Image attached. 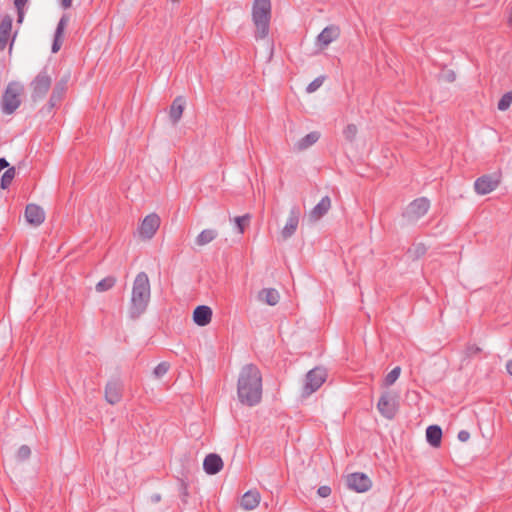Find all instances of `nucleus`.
Listing matches in <instances>:
<instances>
[{"label":"nucleus","instance_id":"obj_12","mask_svg":"<svg viewBox=\"0 0 512 512\" xmlns=\"http://www.w3.org/2000/svg\"><path fill=\"white\" fill-rule=\"evenodd\" d=\"M346 483L351 490L358 493L368 491L372 487L371 479L364 473H352L347 476Z\"/></svg>","mask_w":512,"mask_h":512},{"label":"nucleus","instance_id":"obj_26","mask_svg":"<svg viewBox=\"0 0 512 512\" xmlns=\"http://www.w3.org/2000/svg\"><path fill=\"white\" fill-rule=\"evenodd\" d=\"M258 299L263 303L274 306L279 302L280 295L276 289L265 288L259 292Z\"/></svg>","mask_w":512,"mask_h":512},{"label":"nucleus","instance_id":"obj_23","mask_svg":"<svg viewBox=\"0 0 512 512\" xmlns=\"http://www.w3.org/2000/svg\"><path fill=\"white\" fill-rule=\"evenodd\" d=\"M260 494L255 490L247 491L241 499V507L244 510H253L258 507L260 503Z\"/></svg>","mask_w":512,"mask_h":512},{"label":"nucleus","instance_id":"obj_25","mask_svg":"<svg viewBox=\"0 0 512 512\" xmlns=\"http://www.w3.org/2000/svg\"><path fill=\"white\" fill-rule=\"evenodd\" d=\"M426 440L434 448H439L442 441V430L438 425H431L426 429Z\"/></svg>","mask_w":512,"mask_h":512},{"label":"nucleus","instance_id":"obj_13","mask_svg":"<svg viewBox=\"0 0 512 512\" xmlns=\"http://www.w3.org/2000/svg\"><path fill=\"white\" fill-rule=\"evenodd\" d=\"M340 36V28L336 25L325 27L316 38V46L324 50Z\"/></svg>","mask_w":512,"mask_h":512},{"label":"nucleus","instance_id":"obj_15","mask_svg":"<svg viewBox=\"0 0 512 512\" xmlns=\"http://www.w3.org/2000/svg\"><path fill=\"white\" fill-rule=\"evenodd\" d=\"M25 218L33 226H40L45 221L44 209L36 204H28L25 209Z\"/></svg>","mask_w":512,"mask_h":512},{"label":"nucleus","instance_id":"obj_3","mask_svg":"<svg viewBox=\"0 0 512 512\" xmlns=\"http://www.w3.org/2000/svg\"><path fill=\"white\" fill-rule=\"evenodd\" d=\"M150 299V282L146 273L140 272L135 277L132 289V309L136 314L142 313Z\"/></svg>","mask_w":512,"mask_h":512},{"label":"nucleus","instance_id":"obj_5","mask_svg":"<svg viewBox=\"0 0 512 512\" xmlns=\"http://www.w3.org/2000/svg\"><path fill=\"white\" fill-rule=\"evenodd\" d=\"M327 379V371L322 367H315L310 370L305 377L301 395L303 397L310 396L317 391Z\"/></svg>","mask_w":512,"mask_h":512},{"label":"nucleus","instance_id":"obj_35","mask_svg":"<svg viewBox=\"0 0 512 512\" xmlns=\"http://www.w3.org/2000/svg\"><path fill=\"white\" fill-rule=\"evenodd\" d=\"M168 369L169 365L167 363H160L154 368L153 375L157 379L162 378L168 372Z\"/></svg>","mask_w":512,"mask_h":512},{"label":"nucleus","instance_id":"obj_30","mask_svg":"<svg viewBox=\"0 0 512 512\" xmlns=\"http://www.w3.org/2000/svg\"><path fill=\"white\" fill-rule=\"evenodd\" d=\"M16 175L14 167L7 169L1 178V188L6 189L13 181Z\"/></svg>","mask_w":512,"mask_h":512},{"label":"nucleus","instance_id":"obj_8","mask_svg":"<svg viewBox=\"0 0 512 512\" xmlns=\"http://www.w3.org/2000/svg\"><path fill=\"white\" fill-rule=\"evenodd\" d=\"M161 224L158 214L150 213L141 221L137 233L141 240L147 241L154 237Z\"/></svg>","mask_w":512,"mask_h":512},{"label":"nucleus","instance_id":"obj_34","mask_svg":"<svg viewBox=\"0 0 512 512\" xmlns=\"http://www.w3.org/2000/svg\"><path fill=\"white\" fill-rule=\"evenodd\" d=\"M358 134V128L354 124H349L345 127L343 130V135L346 140L353 141L355 140L356 136Z\"/></svg>","mask_w":512,"mask_h":512},{"label":"nucleus","instance_id":"obj_20","mask_svg":"<svg viewBox=\"0 0 512 512\" xmlns=\"http://www.w3.org/2000/svg\"><path fill=\"white\" fill-rule=\"evenodd\" d=\"M223 461L217 454H208L203 462L204 471L207 474L213 475L220 472L223 468Z\"/></svg>","mask_w":512,"mask_h":512},{"label":"nucleus","instance_id":"obj_27","mask_svg":"<svg viewBox=\"0 0 512 512\" xmlns=\"http://www.w3.org/2000/svg\"><path fill=\"white\" fill-rule=\"evenodd\" d=\"M66 90V81L59 82L54 87L51 97H50V104L51 106H54L64 95Z\"/></svg>","mask_w":512,"mask_h":512},{"label":"nucleus","instance_id":"obj_38","mask_svg":"<svg viewBox=\"0 0 512 512\" xmlns=\"http://www.w3.org/2000/svg\"><path fill=\"white\" fill-rule=\"evenodd\" d=\"M317 493H318V495L320 497L325 498V497H328L330 495L331 489L328 486H321V487L318 488Z\"/></svg>","mask_w":512,"mask_h":512},{"label":"nucleus","instance_id":"obj_17","mask_svg":"<svg viewBox=\"0 0 512 512\" xmlns=\"http://www.w3.org/2000/svg\"><path fill=\"white\" fill-rule=\"evenodd\" d=\"M69 20L70 18L68 15H63L59 20L51 47L52 53H57L61 49V46L64 41L65 30L69 23Z\"/></svg>","mask_w":512,"mask_h":512},{"label":"nucleus","instance_id":"obj_41","mask_svg":"<svg viewBox=\"0 0 512 512\" xmlns=\"http://www.w3.org/2000/svg\"><path fill=\"white\" fill-rule=\"evenodd\" d=\"M506 370H507L508 374L512 377V360L507 362Z\"/></svg>","mask_w":512,"mask_h":512},{"label":"nucleus","instance_id":"obj_19","mask_svg":"<svg viewBox=\"0 0 512 512\" xmlns=\"http://www.w3.org/2000/svg\"><path fill=\"white\" fill-rule=\"evenodd\" d=\"M321 134L318 131H312L305 136L301 137L293 144V149L296 151H305L308 148L312 147L317 141L320 139Z\"/></svg>","mask_w":512,"mask_h":512},{"label":"nucleus","instance_id":"obj_39","mask_svg":"<svg viewBox=\"0 0 512 512\" xmlns=\"http://www.w3.org/2000/svg\"><path fill=\"white\" fill-rule=\"evenodd\" d=\"M457 438L461 442H467L470 439V433L466 430H461L458 433Z\"/></svg>","mask_w":512,"mask_h":512},{"label":"nucleus","instance_id":"obj_14","mask_svg":"<svg viewBox=\"0 0 512 512\" xmlns=\"http://www.w3.org/2000/svg\"><path fill=\"white\" fill-rule=\"evenodd\" d=\"M12 22L13 19L10 15H5L0 21V50H4L9 41L14 40L16 33L12 37ZM13 41L10 43V51L12 49Z\"/></svg>","mask_w":512,"mask_h":512},{"label":"nucleus","instance_id":"obj_31","mask_svg":"<svg viewBox=\"0 0 512 512\" xmlns=\"http://www.w3.org/2000/svg\"><path fill=\"white\" fill-rule=\"evenodd\" d=\"M32 454L31 448L28 445H21L15 452L17 461L23 462L30 458Z\"/></svg>","mask_w":512,"mask_h":512},{"label":"nucleus","instance_id":"obj_1","mask_svg":"<svg viewBox=\"0 0 512 512\" xmlns=\"http://www.w3.org/2000/svg\"><path fill=\"white\" fill-rule=\"evenodd\" d=\"M237 396L241 404L255 406L262 399V375L253 364L244 365L238 375Z\"/></svg>","mask_w":512,"mask_h":512},{"label":"nucleus","instance_id":"obj_16","mask_svg":"<svg viewBox=\"0 0 512 512\" xmlns=\"http://www.w3.org/2000/svg\"><path fill=\"white\" fill-rule=\"evenodd\" d=\"M122 398V384L118 380H111L105 386V399L111 404L115 405L120 402Z\"/></svg>","mask_w":512,"mask_h":512},{"label":"nucleus","instance_id":"obj_7","mask_svg":"<svg viewBox=\"0 0 512 512\" xmlns=\"http://www.w3.org/2000/svg\"><path fill=\"white\" fill-rule=\"evenodd\" d=\"M51 77L46 73H39L30 83V94L34 102L42 100L51 86Z\"/></svg>","mask_w":512,"mask_h":512},{"label":"nucleus","instance_id":"obj_9","mask_svg":"<svg viewBox=\"0 0 512 512\" xmlns=\"http://www.w3.org/2000/svg\"><path fill=\"white\" fill-rule=\"evenodd\" d=\"M377 409L383 417L387 419L394 418L398 411V396L390 391L382 393Z\"/></svg>","mask_w":512,"mask_h":512},{"label":"nucleus","instance_id":"obj_32","mask_svg":"<svg viewBox=\"0 0 512 512\" xmlns=\"http://www.w3.org/2000/svg\"><path fill=\"white\" fill-rule=\"evenodd\" d=\"M512 104V90L502 95L498 102V109L500 111H506L510 108Z\"/></svg>","mask_w":512,"mask_h":512},{"label":"nucleus","instance_id":"obj_6","mask_svg":"<svg viewBox=\"0 0 512 512\" xmlns=\"http://www.w3.org/2000/svg\"><path fill=\"white\" fill-rule=\"evenodd\" d=\"M429 209L430 201L427 198H417L406 207L403 218L407 223H414L424 217Z\"/></svg>","mask_w":512,"mask_h":512},{"label":"nucleus","instance_id":"obj_28","mask_svg":"<svg viewBox=\"0 0 512 512\" xmlns=\"http://www.w3.org/2000/svg\"><path fill=\"white\" fill-rule=\"evenodd\" d=\"M401 368L399 366L392 369L384 378L382 386L389 387L393 385L400 377Z\"/></svg>","mask_w":512,"mask_h":512},{"label":"nucleus","instance_id":"obj_21","mask_svg":"<svg viewBox=\"0 0 512 512\" xmlns=\"http://www.w3.org/2000/svg\"><path fill=\"white\" fill-rule=\"evenodd\" d=\"M185 106L186 101L184 97L178 96L173 100L169 109V118L173 124H177L180 121Z\"/></svg>","mask_w":512,"mask_h":512},{"label":"nucleus","instance_id":"obj_11","mask_svg":"<svg viewBox=\"0 0 512 512\" xmlns=\"http://www.w3.org/2000/svg\"><path fill=\"white\" fill-rule=\"evenodd\" d=\"M300 211L297 208H292L286 219L285 225L279 231V237L285 241L292 237L299 225Z\"/></svg>","mask_w":512,"mask_h":512},{"label":"nucleus","instance_id":"obj_24","mask_svg":"<svg viewBox=\"0 0 512 512\" xmlns=\"http://www.w3.org/2000/svg\"><path fill=\"white\" fill-rule=\"evenodd\" d=\"M331 208V200L329 197L325 196L323 197L319 203L311 210L310 212V218L313 221L319 220L321 217H323Z\"/></svg>","mask_w":512,"mask_h":512},{"label":"nucleus","instance_id":"obj_36","mask_svg":"<svg viewBox=\"0 0 512 512\" xmlns=\"http://www.w3.org/2000/svg\"><path fill=\"white\" fill-rule=\"evenodd\" d=\"M28 3V0H15L14 5L18 12V22L21 23L24 18V8L26 4Z\"/></svg>","mask_w":512,"mask_h":512},{"label":"nucleus","instance_id":"obj_29","mask_svg":"<svg viewBox=\"0 0 512 512\" xmlns=\"http://www.w3.org/2000/svg\"><path fill=\"white\" fill-rule=\"evenodd\" d=\"M116 283V279L114 277H106L99 281L96 285L97 292H104L111 289Z\"/></svg>","mask_w":512,"mask_h":512},{"label":"nucleus","instance_id":"obj_18","mask_svg":"<svg viewBox=\"0 0 512 512\" xmlns=\"http://www.w3.org/2000/svg\"><path fill=\"white\" fill-rule=\"evenodd\" d=\"M212 309L206 305L197 306L192 314V319L197 326L204 327L212 320Z\"/></svg>","mask_w":512,"mask_h":512},{"label":"nucleus","instance_id":"obj_2","mask_svg":"<svg viewBox=\"0 0 512 512\" xmlns=\"http://www.w3.org/2000/svg\"><path fill=\"white\" fill-rule=\"evenodd\" d=\"M271 0H254L252 5V21L257 39L268 36L271 20Z\"/></svg>","mask_w":512,"mask_h":512},{"label":"nucleus","instance_id":"obj_22","mask_svg":"<svg viewBox=\"0 0 512 512\" xmlns=\"http://www.w3.org/2000/svg\"><path fill=\"white\" fill-rule=\"evenodd\" d=\"M217 237L218 231L216 229L205 228L194 238V245L196 247H204L212 243Z\"/></svg>","mask_w":512,"mask_h":512},{"label":"nucleus","instance_id":"obj_37","mask_svg":"<svg viewBox=\"0 0 512 512\" xmlns=\"http://www.w3.org/2000/svg\"><path fill=\"white\" fill-rule=\"evenodd\" d=\"M323 81H324V78L323 77H318L316 78L315 80H313L308 86H307V92L308 93H313L315 92L317 89H319L322 84H323Z\"/></svg>","mask_w":512,"mask_h":512},{"label":"nucleus","instance_id":"obj_43","mask_svg":"<svg viewBox=\"0 0 512 512\" xmlns=\"http://www.w3.org/2000/svg\"><path fill=\"white\" fill-rule=\"evenodd\" d=\"M172 2H178L179 0H171Z\"/></svg>","mask_w":512,"mask_h":512},{"label":"nucleus","instance_id":"obj_4","mask_svg":"<svg viewBox=\"0 0 512 512\" xmlns=\"http://www.w3.org/2000/svg\"><path fill=\"white\" fill-rule=\"evenodd\" d=\"M23 92L24 85L19 81H12L7 85L1 101L3 113L11 115L19 108Z\"/></svg>","mask_w":512,"mask_h":512},{"label":"nucleus","instance_id":"obj_42","mask_svg":"<svg viewBox=\"0 0 512 512\" xmlns=\"http://www.w3.org/2000/svg\"><path fill=\"white\" fill-rule=\"evenodd\" d=\"M448 78L450 81H453L455 79V73L451 71L448 75Z\"/></svg>","mask_w":512,"mask_h":512},{"label":"nucleus","instance_id":"obj_33","mask_svg":"<svg viewBox=\"0 0 512 512\" xmlns=\"http://www.w3.org/2000/svg\"><path fill=\"white\" fill-rule=\"evenodd\" d=\"M249 220H250L249 215L238 216V217L234 218V222L238 228V232L240 235H242L244 233L245 228L249 223Z\"/></svg>","mask_w":512,"mask_h":512},{"label":"nucleus","instance_id":"obj_40","mask_svg":"<svg viewBox=\"0 0 512 512\" xmlns=\"http://www.w3.org/2000/svg\"><path fill=\"white\" fill-rule=\"evenodd\" d=\"M73 0H61V5L64 9H68L72 6Z\"/></svg>","mask_w":512,"mask_h":512},{"label":"nucleus","instance_id":"obj_10","mask_svg":"<svg viewBox=\"0 0 512 512\" xmlns=\"http://www.w3.org/2000/svg\"><path fill=\"white\" fill-rule=\"evenodd\" d=\"M500 182L499 174L483 175L474 182V189L478 195H487L496 190Z\"/></svg>","mask_w":512,"mask_h":512}]
</instances>
